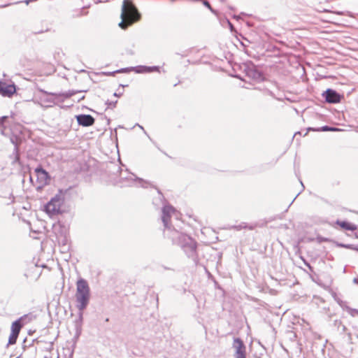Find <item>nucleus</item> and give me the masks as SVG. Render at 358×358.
<instances>
[{
    "mask_svg": "<svg viewBox=\"0 0 358 358\" xmlns=\"http://www.w3.org/2000/svg\"><path fill=\"white\" fill-rule=\"evenodd\" d=\"M256 227V224H248L246 222H241L238 225H233L231 227V229H236L237 231H240L243 229H248L250 230H253Z\"/></svg>",
    "mask_w": 358,
    "mask_h": 358,
    "instance_id": "aec40b11",
    "label": "nucleus"
},
{
    "mask_svg": "<svg viewBox=\"0 0 358 358\" xmlns=\"http://www.w3.org/2000/svg\"><path fill=\"white\" fill-rule=\"evenodd\" d=\"M158 195L157 197H155L154 199H153V201H152V203L155 206V207L157 208H158L159 207V206L162 204V202L160 201V200L159 199V193L157 192Z\"/></svg>",
    "mask_w": 358,
    "mask_h": 358,
    "instance_id": "2f4dec72",
    "label": "nucleus"
},
{
    "mask_svg": "<svg viewBox=\"0 0 358 358\" xmlns=\"http://www.w3.org/2000/svg\"><path fill=\"white\" fill-rule=\"evenodd\" d=\"M204 268H205L206 271L208 273V274L210 275V273L208 271L207 268L206 267H204Z\"/></svg>",
    "mask_w": 358,
    "mask_h": 358,
    "instance_id": "5fc2aeb1",
    "label": "nucleus"
},
{
    "mask_svg": "<svg viewBox=\"0 0 358 358\" xmlns=\"http://www.w3.org/2000/svg\"><path fill=\"white\" fill-rule=\"evenodd\" d=\"M26 341H27V338H24V341H23V343H24L26 342Z\"/></svg>",
    "mask_w": 358,
    "mask_h": 358,
    "instance_id": "680f3d73",
    "label": "nucleus"
},
{
    "mask_svg": "<svg viewBox=\"0 0 358 358\" xmlns=\"http://www.w3.org/2000/svg\"><path fill=\"white\" fill-rule=\"evenodd\" d=\"M29 180H30V181H31V182H33V179H32V177H31V176H30Z\"/></svg>",
    "mask_w": 358,
    "mask_h": 358,
    "instance_id": "13d9d810",
    "label": "nucleus"
},
{
    "mask_svg": "<svg viewBox=\"0 0 358 358\" xmlns=\"http://www.w3.org/2000/svg\"><path fill=\"white\" fill-rule=\"evenodd\" d=\"M334 326L337 328L339 331L341 329V333H344L346 331V327L343 324L342 322L340 320H335L334 321Z\"/></svg>",
    "mask_w": 358,
    "mask_h": 358,
    "instance_id": "5701e85b",
    "label": "nucleus"
},
{
    "mask_svg": "<svg viewBox=\"0 0 358 358\" xmlns=\"http://www.w3.org/2000/svg\"><path fill=\"white\" fill-rule=\"evenodd\" d=\"M163 267H164V268L165 270H169V269H171L170 268H168V267H166V266H163Z\"/></svg>",
    "mask_w": 358,
    "mask_h": 358,
    "instance_id": "864d4df0",
    "label": "nucleus"
},
{
    "mask_svg": "<svg viewBox=\"0 0 358 358\" xmlns=\"http://www.w3.org/2000/svg\"><path fill=\"white\" fill-rule=\"evenodd\" d=\"M62 189H59L58 192L50 199V200L45 205L44 210L49 215H55L62 213L61 206L64 202V194Z\"/></svg>",
    "mask_w": 358,
    "mask_h": 358,
    "instance_id": "7ed1b4c3",
    "label": "nucleus"
},
{
    "mask_svg": "<svg viewBox=\"0 0 358 358\" xmlns=\"http://www.w3.org/2000/svg\"><path fill=\"white\" fill-rule=\"evenodd\" d=\"M133 69L131 67H126V68H122L118 70H117V73H129L130 71H132Z\"/></svg>",
    "mask_w": 358,
    "mask_h": 358,
    "instance_id": "473e14b6",
    "label": "nucleus"
},
{
    "mask_svg": "<svg viewBox=\"0 0 358 358\" xmlns=\"http://www.w3.org/2000/svg\"><path fill=\"white\" fill-rule=\"evenodd\" d=\"M346 310L348 313L352 317L355 315L356 313H357V309L352 308L350 307L347 306Z\"/></svg>",
    "mask_w": 358,
    "mask_h": 358,
    "instance_id": "7c9ffc66",
    "label": "nucleus"
},
{
    "mask_svg": "<svg viewBox=\"0 0 358 358\" xmlns=\"http://www.w3.org/2000/svg\"><path fill=\"white\" fill-rule=\"evenodd\" d=\"M40 92L46 95H50L55 96V98H58L60 96H63L64 99H69L72 96L81 92H87L88 90H69L64 92L56 93V92H48L44 90H40Z\"/></svg>",
    "mask_w": 358,
    "mask_h": 358,
    "instance_id": "f8f14e48",
    "label": "nucleus"
},
{
    "mask_svg": "<svg viewBox=\"0 0 358 358\" xmlns=\"http://www.w3.org/2000/svg\"><path fill=\"white\" fill-rule=\"evenodd\" d=\"M75 297L76 306L78 310V317L74 321V339H77L82 333L83 311L87 308L90 300V288L85 279L80 278L77 280Z\"/></svg>",
    "mask_w": 358,
    "mask_h": 358,
    "instance_id": "f257e3e1",
    "label": "nucleus"
},
{
    "mask_svg": "<svg viewBox=\"0 0 358 358\" xmlns=\"http://www.w3.org/2000/svg\"><path fill=\"white\" fill-rule=\"evenodd\" d=\"M304 263L308 267V268L311 271H313V266L307 262L304 261Z\"/></svg>",
    "mask_w": 358,
    "mask_h": 358,
    "instance_id": "a19ab883",
    "label": "nucleus"
},
{
    "mask_svg": "<svg viewBox=\"0 0 358 358\" xmlns=\"http://www.w3.org/2000/svg\"><path fill=\"white\" fill-rule=\"evenodd\" d=\"M202 3H203V5L205 7H206L208 9H209L212 13H213L215 15H217V13H218L217 11L212 8V6H210V3H209L208 1L203 0Z\"/></svg>",
    "mask_w": 358,
    "mask_h": 358,
    "instance_id": "a878e982",
    "label": "nucleus"
},
{
    "mask_svg": "<svg viewBox=\"0 0 358 358\" xmlns=\"http://www.w3.org/2000/svg\"><path fill=\"white\" fill-rule=\"evenodd\" d=\"M157 191L159 193V199L162 202V221L163 222L164 230V231H170L173 230V228L171 225H169V220L171 218V214L175 211V208L173 206L170 205L167 200L165 199L164 194L161 192L160 189L157 188Z\"/></svg>",
    "mask_w": 358,
    "mask_h": 358,
    "instance_id": "20e7f679",
    "label": "nucleus"
},
{
    "mask_svg": "<svg viewBox=\"0 0 358 358\" xmlns=\"http://www.w3.org/2000/svg\"><path fill=\"white\" fill-rule=\"evenodd\" d=\"M164 236L171 240L173 244L180 246L182 250L194 240L191 236L175 229L170 231H164Z\"/></svg>",
    "mask_w": 358,
    "mask_h": 358,
    "instance_id": "39448f33",
    "label": "nucleus"
},
{
    "mask_svg": "<svg viewBox=\"0 0 358 358\" xmlns=\"http://www.w3.org/2000/svg\"><path fill=\"white\" fill-rule=\"evenodd\" d=\"M105 322H109V318L108 317L106 318Z\"/></svg>",
    "mask_w": 358,
    "mask_h": 358,
    "instance_id": "6e6d98bb",
    "label": "nucleus"
},
{
    "mask_svg": "<svg viewBox=\"0 0 358 358\" xmlns=\"http://www.w3.org/2000/svg\"><path fill=\"white\" fill-rule=\"evenodd\" d=\"M10 141L15 146L14 150H13V154H15V155L14 162H20V154H19V148H18V143L17 141V137L16 136L11 137Z\"/></svg>",
    "mask_w": 358,
    "mask_h": 358,
    "instance_id": "6ab92c4d",
    "label": "nucleus"
},
{
    "mask_svg": "<svg viewBox=\"0 0 358 358\" xmlns=\"http://www.w3.org/2000/svg\"><path fill=\"white\" fill-rule=\"evenodd\" d=\"M17 87L13 84H7L6 83L0 80V94L3 96L11 97L16 93Z\"/></svg>",
    "mask_w": 358,
    "mask_h": 358,
    "instance_id": "ddd939ff",
    "label": "nucleus"
},
{
    "mask_svg": "<svg viewBox=\"0 0 358 358\" xmlns=\"http://www.w3.org/2000/svg\"><path fill=\"white\" fill-rule=\"evenodd\" d=\"M44 101L50 103H55V99L52 98H47Z\"/></svg>",
    "mask_w": 358,
    "mask_h": 358,
    "instance_id": "4c0bfd02",
    "label": "nucleus"
},
{
    "mask_svg": "<svg viewBox=\"0 0 358 358\" xmlns=\"http://www.w3.org/2000/svg\"><path fill=\"white\" fill-rule=\"evenodd\" d=\"M27 317V315H24L12 322L10 327V334L8 338V343L6 344V348H8L9 345H14L16 343L20 330L25 324L24 320Z\"/></svg>",
    "mask_w": 358,
    "mask_h": 358,
    "instance_id": "0eeeda50",
    "label": "nucleus"
},
{
    "mask_svg": "<svg viewBox=\"0 0 358 358\" xmlns=\"http://www.w3.org/2000/svg\"><path fill=\"white\" fill-rule=\"evenodd\" d=\"M233 347L236 348L235 358H246L245 345L241 338H235Z\"/></svg>",
    "mask_w": 358,
    "mask_h": 358,
    "instance_id": "4468645a",
    "label": "nucleus"
},
{
    "mask_svg": "<svg viewBox=\"0 0 358 358\" xmlns=\"http://www.w3.org/2000/svg\"><path fill=\"white\" fill-rule=\"evenodd\" d=\"M316 241L318 243H324V242H327V243H330V242H335L333 240H331V238H327V237H323L322 236H317L316 237Z\"/></svg>",
    "mask_w": 358,
    "mask_h": 358,
    "instance_id": "b1692460",
    "label": "nucleus"
},
{
    "mask_svg": "<svg viewBox=\"0 0 358 358\" xmlns=\"http://www.w3.org/2000/svg\"><path fill=\"white\" fill-rule=\"evenodd\" d=\"M10 117L11 119L13 120V121L16 123H19L20 121H21V117L19 113H14V112H10Z\"/></svg>",
    "mask_w": 358,
    "mask_h": 358,
    "instance_id": "bb28decb",
    "label": "nucleus"
},
{
    "mask_svg": "<svg viewBox=\"0 0 358 358\" xmlns=\"http://www.w3.org/2000/svg\"><path fill=\"white\" fill-rule=\"evenodd\" d=\"M301 131H296V132H295L294 136H296V135H301Z\"/></svg>",
    "mask_w": 358,
    "mask_h": 358,
    "instance_id": "c03bdc74",
    "label": "nucleus"
},
{
    "mask_svg": "<svg viewBox=\"0 0 358 358\" xmlns=\"http://www.w3.org/2000/svg\"><path fill=\"white\" fill-rule=\"evenodd\" d=\"M348 336L349 340H351L352 339V334H351V333H348Z\"/></svg>",
    "mask_w": 358,
    "mask_h": 358,
    "instance_id": "a18cd8bd",
    "label": "nucleus"
},
{
    "mask_svg": "<svg viewBox=\"0 0 358 358\" xmlns=\"http://www.w3.org/2000/svg\"><path fill=\"white\" fill-rule=\"evenodd\" d=\"M47 346L45 348L47 351L51 352L53 350L54 343L52 341L46 343Z\"/></svg>",
    "mask_w": 358,
    "mask_h": 358,
    "instance_id": "72a5a7b5",
    "label": "nucleus"
},
{
    "mask_svg": "<svg viewBox=\"0 0 358 358\" xmlns=\"http://www.w3.org/2000/svg\"><path fill=\"white\" fill-rule=\"evenodd\" d=\"M227 23H228V25H229V27L231 31H233L234 29V27L233 24L229 20H227Z\"/></svg>",
    "mask_w": 358,
    "mask_h": 358,
    "instance_id": "58836bf2",
    "label": "nucleus"
},
{
    "mask_svg": "<svg viewBox=\"0 0 358 358\" xmlns=\"http://www.w3.org/2000/svg\"><path fill=\"white\" fill-rule=\"evenodd\" d=\"M336 224L339 225L342 229L346 230V231H355L357 229V226L355 224H352L348 221L346 220H337L336 221Z\"/></svg>",
    "mask_w": 358,
    "mask_h": 358,
    "instance_id": "f3484780",
    "label": "nucleus"
},
{
    "mask_svg": "<svg viewBox=\"0 0 358 358\" xmlns=\"http://www.w3.org/2000/svg\"><path fill=\"white\" fill-rule=\"evenodd\" d=\"M107 167L110 171H111V170L113 169V173L116 175L117 173H120V178L122 180H125L127 182V185L129 186H131L138 182L141 187H144V183H147L146 181H145L142 178H138L133 173H131L129 176H122V168L115 163L110 162Z\"/></svg>",
    "mask_w": 358,
    "mask_h": 358,
    "instance_id": "423d86ee",
    "label": "nucleus"
},
{
    "mask_svg": "<svg viewBox=\"0 0 358 358\" xmlns=\"http://www.w3.org/2000/svg\"><path fill=\"white\" fill-rule=\"evenodd\" d=\"M119 87H128V85H122V84H120V85H119Z\"/></svg>",
    "mask_w": 358,
    "mask_h": 358,
    "instance_id": "49530a36",
    "label": "nucleus"
},
{
    "mask_svg": "<svg viewBox=\"0 0 358 358\" xmlns=\"http://www.w3.org/2000/svg\"><path fill=\"white\" fill-rule=\"evenodd\" d=\"M59 245H62V247L63 248L64 250L66 249L68 250L69 249V246H68V239L66 236L64 237H62V238L59 239Z\"/></svg>",
    "mask_w": 358,
    "mask_h": 358,
    "instance_id": "393cba45",
    "label": "nucleus"
},
{
    "mask_svg": "<svg viewBox=\"0 0 358 358\" xmlns=\"http://www.w3.org/2000/svg\"><path fill=\"white\" fill-rule=\"evenodd\" d=\"M117 103V101H110L108 99L106 101L105 104L107 106V108L106 110H107L109 108H114L116 107V104Z\"/></svg>",
    "mask_w": 358,
    "mask_h": 358,
    "instance_id": "c756f323",
    "label": "nucleus"
},
{
    "mask_svg": "<svg viewBox=\"0 0 358 358\" xmlns=\"http://www.w3.org/2000/svg\"><path fill=\"white\" fill-rule=\"evenodd\" d=\"M322 97L326 103L336 104L341 101L342 99L344 98V95L338 93L334 89L327 88L322 93Z\"/></svg>",
    "mask_w": 358,
    "mask_h": 358,
    "instance_id": "9d476101",
    "label": "nucleus"
},
{
    "mask_svg": "<svg viewBox=\"0 0 358 358\" xmlns=\"http://www.w3.org/2000/svg\"><path fill=\"white\" fill-rule=\"evenodd\" d=\"M124 93V90H122L121 92H119V89H117V91L113 93V96L115 97H120Z\"/></svg>",
    "mask_w": 358,
    "mask_h": 358,
    "instance_id": "f704fd0d",
    "label": "nucleus"
},
{
    "mask_svg": "<svg viewBox=\"0 0 358 358\" xmlns=\"http://www.w3.org/2000/svg\"><path fill=\"white\" fill-rule=\"evenodd\" d=\"M105 118H106V120H107L108 124H110V120L109 118H108L107 117H105Z\"/></svg>",
    "mask_w": 358,
    "mask_h": 358,
    "instance_id": "09e8293b",
    "label": "nucleus"
},
{
    "mask_svg": "<svg viewBox=\"0 0 358 358\" xmlns=\"http://www.w3.org/2000/svg\"><path fill=\"white\" fill-rule=\"evenodd\" d=\"M341 129L337 127H331L329 125H324L320 127H308L307 129V131L305 133L304 136H306L308 134V132L310 131H341Z\"/></svg>",
    "mask_w": 358,
    "mask_h": 358,
    "instance_id": "dca6fc26",
    "label": "nucleus"
},
{
    "mask_svg": "<svg viewBox=\"0 0 358 358\" xmlns=\"http://www.w3.org/2000/svg\"><path fill=\"white\" fill-rule=\"evenodd\" d=\"M78 124L84 127L92 126L95 119L89 114H79L76 115Z\"/></svg>",
    "mask_w": 358,
    "mask_h": 358,
    "instance_id": "2eb2a0df",
    "label": "nucleus"
},
{
    "mask_svg": "<svg viewBox=\"0 0 358 358\" xmlns=\"http://www.w3.org/2000/svg\"><path fill=\"white\" fill-rule=\"evenodd\" d=\"M357 314H358V310H357Z\"/></svg>",
    "mask_w": 358,
    "mask_h": 358,
    "instance_id": "e2e57ef3",
    "label": "nucleus"
},
{
    "mask_svg": "<svg viewBox=\"0 0 358 358\" xmlns=\"http://www.w3.org/2000/svg\"><path fill=\"white\" fill-rule=\"evenodd\" d=\"M353 282H354L355 284H358V280H357V278H355L353 279Z\"/></svg>",
    "mask_w": 358,
    "mask_h": 358,
    "instance_id": "37998d69",
    "label": "nucleus"
},
{
    "mask_svg": "<svg viewBox=\"0 0 358 358\" xmlns=\"http://www.w3.org/2000/svg\"><path fill=\"white\" fill-rule=\"evenodd\" d=\"M233 17H234V19H236V20H238V19L240 18L238 15H234L233 16Z\"/></svg>",
    "mask_w": 358,
    "mask_h": 358,
    "instance_id": "de8ad7c7",
    "label": "nucleus"
},
{
    "mask_svg": "<svg viewBox=\"0 0 358 358\" xmlns=\"http://www.w3.org/2000/svg\"><path fill=\"white\" fill-rule=\"evenodd\" d=\"M115 73H117V70L113 71L103 72V74L106 76H114Z\"/></svg>",
    "mask_w": 358,
    "mask_h": 358,
    "instance_id": "c9c22d12",
    "label": "nucleus"
},
{
    "mask_svg": "<svg viewBox=\"0 0 358 358\" xmlns=\"http://www.w3.org/2000/svg\"><path fill=\"white\" fill-rule=\"evenodd\" d=\"M36 175V182L38 184L36 189H43L45 185H48L50 181V176L48 172L44 169L41 165H38L34 170Z\"/></svg>",
    "mask_w": 358,
    "mask_h": 358,
    "instance_id": "1a4fd4ad",
    "label": "nucleus"
},
{
    "mask_svg": "<svg viewBox=\"0 0 358 358\" xmlns=\"http://www.w3.org/2000/svg\"><path fill=\"white\" fill-rule=\"evenodd\" d=\"M22 348H23V349H24V350H25V349H26V348H27V346H26V345H23Z\"/></svg>",
    "mask_w": 358,
    "mask_h": 358,
    "instance_id": "052dcab7",
    "label": "nucleus"
},
{
    "mask_svg": "<svg viewBox=\"0 0 358 358\" xmlns=\"http://www.w3.org/2000/svg\"><path fill=\"white\" fill-rule=\"evenodd\" d=\"M155 71L160 72V66H147L148 73L155 72Z\"/></svg>",
    "mask_w": 358,
    "mask_h": 358,
    "instance_id": "c85d7f7f",
    "label": "nucleus"
},
{
    "mask_svg": "<svg viewBox=\"0 0 358 358\" xmlns=\"http://www.w3.org/2000/svg\"><path fill=\"white\" fill-rule=\"evenodd\" d=\"M301 184L303 189H304V185H303V182L301 181Z\"/></svg>",
    "mask_w": 358,
    "mask_h": 358,
    "instance_id": "bf43d9fd",
    "label": "nucleus"
},
{
    "mask_svg": "<svg viewBox=\"0 0 358 358\" xmlns=\"http://www.w3.org/2000/svg\"><path fill=\"white\" fill-rule=\"evenodd\" d=\"M141 13L131 0H124L120 15L122 20L118 25L121 29H126L138 22L141 19Z\"/></svg>",
    "mask_w": 358,
    "mask_h": 358,
    "instance_id": "f03ea898",
    "label": "nucleus"
},
{
    "mask_svg": "<svg viewBox=\"0 0 358 358\" xmlns=\"http://www.w3.org/2000/svg\"><path fill=\"white\" fill-rule=\"evenodd\" d=\"M334 244L338 248L350 249V250H355V251L358 252V245L345 244V243H339L338 241H335Z\"/></svg>",
    "mask_w": 358,
    "mask_h": 358,
    "instance_id": "412c9836",
    "label": "nucleus"
},
{
    "mask_svg": "<svg viewBox=\"0 0 358 358\" xmlns=\"http://www.w3.org/2000/svg\"><path fill=\"white\" fill-rule=\"evenodd\" d=\"M136 125H137L138 127H140V129H141L143 131L144 134H145V135H147V136H148V138L152 141L151 138L148 136V134H147V132L145 131V130L144 129V128H143L142 126L139 125L138 124H136Z\"/></svg>",
    "mask_w": 358,
    "mask_h": 358,
    "instance_id": "ea45409f",
    "label": "nucleus"
},
{
    "mask_svg": "<svg viewBox=\"0 0 358 358\" xmlns=\"http://www.w3.org/2000/svg\"><path fill=\"white\" fill-rule=\"evenodd\" d=\"M36 33L37 34H41V33H43V31H37Z\"/></svg>",
    "mask_w": 358,
    "mask_h": 358,
    "instance_id": "4d7b16f0",
    "label": "nucleus"
},
{
    "mask_svg": "<svg viewBox=\"0 0 358 358\" xmlns=\"http://www.w3.org/2000/svg\"><path fill=\"white\" fill-rule=\"evenodd\" d=\"M85 96H79V98L77 99V102H80L82 100H83L85 99Z\"/></svg>",
    "mask_w": 358,
    "mask_h": 358,
    "instance_id": "79ce46f5",
    "label": "nucleus"
},
{
    "mask_svg": "<svg viewBox=\"0 0 358 358\" xmlns=\"http://www.w3.org/2000/svg\"><path fill=\"white\" fill-rule=\"evenodd\" d=\"M133 71L136 73H148L147 72V66L145 65H138L136 66H131Z\"/></svg>",
    "mask_w": 358,
    "mask_h": 358,
    "instance_id": "4be33fe9",
    "label": "nucleus"
},
{
    "mask_svg": "<svg viewBox=\"0 0 358 358\" xmlns=\"http://www.w3.org/2000/svg\"><path fill=\"white\" fill-rule=\"evenodd\" d=\"M240 68L245 73L246 76L254 80L260 82L264 79V74L259 71L252 62L243 63Z\"/></svg>",
    "mask_w": 358,
    "mask_h": 358,
    "instance_id": "6e6552de",
    "label": "nucleus"
},
{
    "mask_svg": "<svg viewBox=\"0 0 358 358\" xmlns=\"http://www.w3.org/2000/svg\"><path fill=\"white\" fill-rule=\"evenodd\" d=\"M42 341L38 340V338H35L31 341V343L29 344V346H31L34 344V343H41Z\"/></svg>",
    "mask_w": 358,
    "mask_h": 358,
    "instance_id": "e433bc0d",
    "label": "nucleus"
},
{
    "mask_svg": "<svg viewBox=\"0 0 358 358\" xmlns=\"http://www.w3.org/2000/svg\"><path fill=\"white\" fill-rule=\"evenodd\" d=\"M0 194H4L6 196V198L8 197L10 200V202L8 203V205L13 203L15 202V196L13 194V191L10 189V188L7 185H3L1 187L0 190Z\"/></svg>",
    "mask_w": 358,
    "mask_h": 358,
    "instance_id": "a211bd4d",
    "label": "nucleus"
},
{
    "mask_svg": "<svg viewBox=\"0 0 358 358\" xmlns=\"http://www.w3.org/2000/svg\"><path fill=\"white\" fill-rule=\"evenodd\" d=\"M197 243L194 239L192 243L182 249L189 259H191L195 266L199 265V258L196 251Z\"/></svg>",
    "mask_w": 358,
    "mask_h": 358,
    "instance_id": "9b49d317",
    "label": "nucleus"
},
{
    "mask_svg": "<svg viewBox=\"0 0 358 358\" xmlns=\"http://www.w3.org/2000/svg\"><path fill=\"white\" fill-rule=\"evenodd\" d=\"M16 358H22V354H20V355H18Z\"/></svg>",
    "mask_w": 358,
    "mask_h": 358,
    "instance_id": "603ef678",
    "label": "nucleus"
},
{
    "mask_svg": "<svg viewBox=\"0 0 358 358\" xmlns=\"http://www.w3.org/2000/svg\"><path fill=\"white\" fill-rule=\"evenodd\" d=\"M335 13H336V14H338V15H342V14H343V12L337 11V12H335Z\"/></svg>",
    "mask_w": 358,
    "mask_h": 358,
    "instance_id": "8fccbe9b",
    "label": "nucleus"
},
{
    "mask_svg": "<svg viewBox=\"0 0 358 358\" xmlns=\"http://www.w3.org/2000/svg\"><path fill=\"white\" fill-rule=\"evenodd\" d=\"M8 116L4 115L0 117V130H3L5 127V122L8 120Z\"/></svg>",
    "mask_w": 358,
    "mask_h": 358,
    "instance_id": "cd10ccee",
    "label": "nucleus"
},
{
    "mask_svg": "<svg viewBox=\"0 0 358 358\" xmlns=\"http://www.w3.org/2000/svg\"><path fill=\"white\" fill-rule=\"evenodd\" d=\"M0 197L1 198H6V196L4 194H0Z\"/></svg>",
    "mask_w": 358,
    "mask_h": 358,
    "instance_id": "3c124183",
    "label": "nucleus"
}]
</instances>
